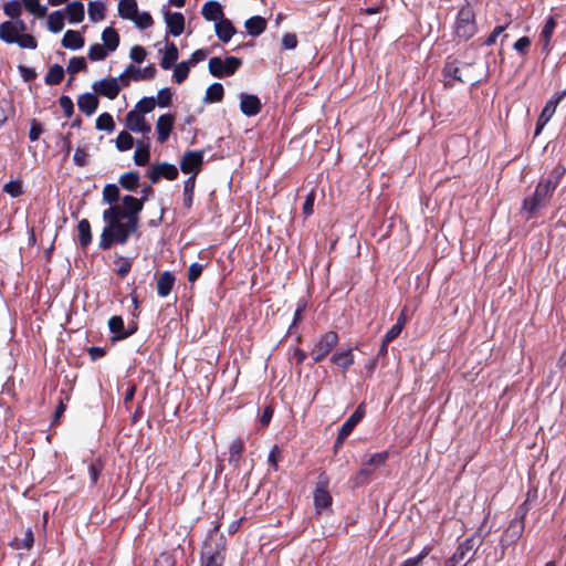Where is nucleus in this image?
<instances>
[{"label": "nucleus", "mask_w": 566, "mask_h": 566, "mask_svg": "<svg viewBox=\"0 0 566 566\" xmlns=\"http://www.w3.org/2000/svg\"><path fill=\"white\" fill-rule=\"evenodd\" d=\"M140 192V198L126 195L123 197V207L107 208L103 211L105 226L98 241L99 249L106 251L114 244L123 245L132 234L137 232L139 213L143 211L144 203L153 193V188L146 185Z\"/></svg>", "instance_id": "nucleus-1"}, {"label": "nucleus", "mask_w": 566, "mask_h": 566, "mask_svg": "<svg viewBox=\"0 0 566 566\" xmlns=\"http://www.w3.org/2000/svg\"><path fill=\"white\" fill-rule=\"evenodd\" d=\"M565 171L562 165L554 167L549 176L537 184L534 193L523 200L522 210L533 216L539 209L547 207Z\"/></svg>", "instance_id": "nucleus-2"}, {"label": "nucleus", "mask_w": 566, "mask_h": 566, "mask_svg": "<svg viewBox=\"0 0 566 566\" xmlns=\"http://www.w3.org/2000/svg\"><path fill=\"white\" fill-rule=\"evenodd\" d=\"M216 525L209 531L200 554V566H223L227 552V539Z\"/></svg>", "instance_id": "nucleus-3"}, {"label": "nucleus", "mask_w": 566, "mask_h": 566, "mask_svg": "<svg viewBox=\"0 0 566 566\" xmlns=\"http://www.w3.org/2000/svg\"><path fill=\"white\" fill-rule=\"evenodd\" d=\"M478 32L475 13L471 6L462 7L455 17L453 34L460 41H469Z\"/></svg>", "instance_id": "nucleus-4"}, {"label": "nucleus", "mask_w": 566, "mask_h": 566, "mask_svg": "<svg viewBox=\"0 0 566 566\" xmlns=\"http://www.w3.org/2000/svg\"><path fill=\"white\" fill-rule=\"evenodd\" d=\"M480 544L478 536L467 537L458 545L452 556L446 560L444 566H467L475 558Z\"/></svg>", "instance_id": "nucleus-5"}, {"label": "nucleus", "mask_w": 566, "mask_h": 566, "mask_svg": "<svg viewBox=\"0 0 566 566\" xmlns=\"http://www.w3.org/2000/svg\"><path fill=\"white\" fill-rule=\"evenodd\" d=\"M242 65V60L237 56H227L222 60L213 56L209 60L208 69L212 76L222 78L233 75Z\"/></svg>", "instance_id": "nucleus-6"}, {"label": "nucleus", "mask_w": 566, "mask_h": 566, "mask_svg": "<svg viewBox=\"0 0 566 566\" xmlns=\"http://www.w3.org/2000/svg\"><path fill=\"white\" fill-rule=\"evenodd\" d=\"M338 343V335L334 331L323 334L314 344L311 350V357L314 363H319L327 357Z\"/></svg>", "instance_id": "nucleus-7"}, {"label": "nucleus", "mask_w": 566, "mask_h": 566, "mask_svg": "<svg viewBox=\"0 0 566 566\" xmlns=\"http://www.w3.org/2000/svg\"><path fill=\"white\" fill-rule=\"evenodd\" d=\"M365 415V408L363 405H359L356 410L349 416V418L342 424L338 430L337 438L334 442V449L338 450L347 439V437L352 433L354 428L361 421Z\"/></svg>", "instance_id": "nucleus-8"}, {"label": "nucleus", "mask_w": 566, "mask_h": 566, "mask_svg": "<svg viewBox=\"0 0 566 566\" xmlns=\"http://www.w3.org/2000/svg\"><path fill=\"white\" fill-rule=\"evenodd\" d=\"M203 164V150H188L180 159V169L184 174L197 176Z\"/></svg>", "instance_id": "nucleus-9"}, {"label": "nucleus", "mask_w": 566, "mask_h": 566, "mask_svg": "<svg viewBox=\"0 0 566 566\" xmlns=\"http://www.w3.org/2000/svg\"><path fill=\"white\" fill-rule=\"evenodd\" d=\"M179 172L175 165L169 163H160L154 165L148 171L147 177L150 179L151 184H157L161 178H166L167 180L177 179Z\"/></svg>", "instance_id": "nucleus-10"}, {"label": "nucleus", "mask_w": 566, "mask_h": 566, "mask_svg": "<svg viewBox=\"0 0 566 566\" xmlns=\"http://www.w3.org/2000/svg\"><path fill=\"white\" fill-rule=\"evenodd\" d=\"M92 88L96 94L107 97L108 99H115L120 92V85L116 77L103 78L95 82Z\"/></svg>", "instance_id": "nucleus-11"}, {"label": "nucleus", "mask_w": 566, "mask_h": 566, "mask_svg": "<svg viewBox=\"0 0 566 566\" xmlns=\"http://www.w3.org/2000/svg\"><path fill=\"white\" fill-rule=\"evenodd\" d=\"M327 478L321 474L314 491V504L317 513L332 504V496L327 491Z\"/></svg>", "instance_id": "nucleus-12"}, {"label": "nucleus", "mask_w": 566, "mask_h": 566, "mask_svg": "<svg viewBox=\"0 0 566 566\" xmlns=\"http://www.w3.org/2000/svg\"><path fill=\"white\" fill-rule=\"evenodd\" d=\"M261 101L256 95L241 93L240 111L248 117L258 115L261 112Z\"/></svg>", "instance_id": "nucleus-13"}, {"label": "nucleus", "mask_w": 566, "mask_h": 566, "mask_svg": "<svg viewBox=\"0 0 566 566\" xmlns=\"http://www.w3.org/2000/svg\"><path fill=\"white\" fill-rule=\"evenodd\" d=\"M125 125L134 133L148 134L151 130V127L146 123L145 117L137 113V111H130L127 113Z\"/></svg>", "instance_id": "nucleus-14"}, {"label": "nucleus", "mask_w": 566, "mask_h": 566, "mask_svg": "<svg viewBox=\"0 0 566 566\" xmlns=\"http://www.w3.org/2000/svg\"><path fill=\"white\" fill-rule=\"evenodd\" d=\"M175 124V117L171 114H164L158 117L156 123L157 140L164 144L168 140Z\"/></svg>", "instance_id": "nucleus-15"}, {"label": "nucleus", "mask_w": 566, "mask_h": 566, "mask_svg": "<svg viewBox=\"0 0 566 566\" xmlns=\"http://www.w3.org/2000/svg\"><path fill=\"white\" fill-rule=\"evenodd\" d=\"M165 21L168 31L174 36H179L185 29V17L180 12H170L168 9H164Z\"/></svg>", "instance_id": "nucleus-16"}, {"label": "nucleus", "mask_w": 566, "mask_h": 566, "mask_svg": "<svg viewBox=\"0 0 566 566\" xmlns=\"http://www.w3.org/2000/svg\"><path fill=\"white\" fill-rule=\"evenodd\" d=\"M443 76L446 78V86H453L452 81H457L460 83H468L470 78H464L462 74V70L458 66L457 62L448 60L444 63L443 70H442Z\"/></svg>", "instance_id": "nucleus-17"}, {"label": "nucleus", "mask_w": 566, "mask_h": 566, "mask_svg": "<svg viewBox=\"0 0 566 566\" xmlns=\"http://www.w3.org/2000/svg\"><path fill=\"white\" fill-rule=\"evenodd\" d=\"M77 106L82 113L91 116L98 107V98L92 93L81 94L77 98Z\"/></svg>", "instance_id": "nucleus-18"}, {"label": "nucleus", "mask_w": 566, "mask_h": 566, "mask_svg": "<svg viewBox=\"0 0 566 566\" xmlns=\"http://www.w3.org/2000/svg\"><path fill=\"white\" fill-rule=\"evenodd\" d=\"M201 14L207 21H214L216 23L224 19L222 7L217 1L206 2L202 6Z\"/></svg>", "instance_id": "nucleus-19"}, {"label": "nucleus", "mask_w": 566, "mask_h": 566, "mask_svg": "<svg viewBox=\"0 0 566 566\" xmlns=\"http://www.w3.org/2000/svg\"><path fill=\"white\" fill-rule=\"evenodd\" d=\"M176 277L170 271L163 272L157 280V294L160 297H166L170 294Z\"/></svg>", "instance_id": "nucleus-20"}, {"label": "nucleus", "mask_w": 566, "mask_h": 566, "mask_svg": "<svg viewBox=\"0 0 566 566\" xmlns=\"http://www.w3.org/2000/svg\"><path fill=\"white\" fill-rule=\"evenodd\" d=\"M214 31L218 39L224 43L229 42L237 30L229 19H222L214 24Z\"/></svg>", "instance_id": "nucleus-21"}, {"label": "nucleus", "mask_w": 566, "mask_h": 566, "mask_svg": "<svg viewBox=\"0 0 566 566\" xmlns=\"http://www.w3.org/2000/svg\"><path fill=\"white\" fill-rule=\"evenodd\" d=\"M119 201V188L115 184H107L103 189V202L109 205L108 208L123 207V198Z\"/></svg>", "instance_id": "nucleus-22"}, {"label": "nucleus", "mask_w": 566, "mask_h": 566, "mask_svg": "<svg viewBox=\"0 0 566 566\" xmlns=\"http://www.w3.org/2000/svg\"><path fill=\"white\" fill-rule=\"evenodd\" d=\"M524 530V521L523 517L520 520H514L510 523L509 527L505 530L503 534V542H506L507 544L514 543L517 541Z\"/></svg>", "instance_id": "nucleus-23"}, {"label": "nucleus", "mask_w": 566, "mask_h": 566, "mask_svg": "<svg viewBox=\"0 0 566 566\" xmlns=\"http://www.w3.org/2000/svg\"><path fill=\"white\" fill-rule=\"evenodd\" d=\"M108 327H109V331L115 334V338L117 339H124V338H127L128 336H130L132 334H134V332L136 331V327L129 329V331H125L124 329V321L120 316H112L108 321Z\"/></svg>", "instance_id": "nucleus-24"}, {"label": "nucleus", "mask_w": 566, "mask_h": 566, "mask_svg": "<svg viewBox=\"0 0 566 566\" xmlns=\"http://www.w3.org/2000/svg\"><path fill=\"white\" fill-rule=\"evenodd\" d=\"M62 45L69 50H78L84 46V39L78 31L67 30L62 39Z\"/></svg>", "instance_id": "nucleus-25"}, {"label": "nucleus", "mask_w": 566, "mask_h": 566, "mask_svg": "<svg viewBox=\"0 0 566 566\" xmlns=\"http://www.w3.org/2000/svg\"><path fill=\"white\" fill-rule=\"evenodd\" d=\"M244 27L247 29V32L251 36H259L266 29V20L260 15H254V17L249 18L244 22Z\"/></svg>", "instance_id": "nucleus-26"}, {"label": "nucleus", "mask_w": 566, "mask_h": 566, "mask_svg": "<svg viewBox=\"0 0 566 566\" xmlns=\"http://www.w3.org/2000/svg\"><path fill=\"white\" fill-rule=\"evenodd\" d=\"M19 29L15 23L6 21L0 24V39L9 44L15 43L19 38Z\"/></svg>", "instance_id": "nucleus-27"}, {"label": "nucleus", "mask_w": 566, "mask_h": 566, "mask_svg": "<svg viewBox=\"0 0 566 566\" xmlns=\"http://www.w3.org/2000/svg\"><path fill=\"white\" fill-rule=\"evenodd\" d=\"M65 13L70 23H80L84 20V4L73 1L66 6Z\"/></svg>", "instance_id": "nucleus-28"}, {"label": "nucleus", "mask_w": 566, "mask_h": 566, "mask_svg": "<svg viewBox=\"0 0 566 566\" xmlns=\"http://www.w3.org/2000/svg\"><path fill=\"white\" fill-rule=\"evenodd\" d=\"M555 101H547L544 108L542 109V113L537 119L536 128H535V135H538L543 127L549 122L552 116L554 115L556 111V105H554Z\"/></svg>", "instance_id": "nucleus-29"}, {"label": "nucleus", "mask_w": 566, "mask_h": 566, "mask_svg": "<svg viewBox=\"0 0 566 566\" xmlns=\"http://www.w3.org/2000/svg\"><path fill=\"white\" fill-rule=\"evenodd\" d=\"M331 360L343 369H347L354 364V355L352 349L337 350L333 354Z\"/></svg>", "instance_id": "nucleus-30"}, {"label": "nucleus", "mask_w": 566, "mask_h": 566, "mask_svg": "<svg viewBox=\"0 0 566 566\" xmlns=\"http://www.w3.org/2000/svg\"><path fill=\"white\" fill-rule=\"evenodd\" d=\"M78 243L82 248H86L92 243L91 223L87 219H82L77 223Z\"/></svg>", "instance_id": "nucleus-31"}, {"label": "nucleus", "mask_w": 566, "mask_h": 566, "mask_svg": "<svg viewBox=\"0 0 566 566\" xmlns=\"http://www.w3.org/2000/svg\"><path fill=\"white\" fill-rule=\"evenodd\" d=\"M102 40L107 51L114 52L119 45V35L112 27L106 28L102 33Z\"/></svg>", "instance_id": "nucleus-32"}, {"label": "nucleus", "mask_w": 566, "mask_h": 566, "mask_svg": "<svg viewBox=\"0 0 566 566\" xmlns=\"http://www.w3.org/2000/svg\"><path fill=\"white\" fill-rule=\"evenodd\" d=\"M179 53L176 44L170 42L161 57L160 66L164 70H170L175 62L178 60Z\"/></svg>", "instance_id": "nucleus-33"}, {"label": "nucleus", "mask_w": 566, "mask_h": 566, "mask_svg": "<svg viewBox=\"0 0 566 566\" xmlns=\"http://www.w3.org/2000/svg\"><path fill=\"white\" fill-rule=\"evenodd\" d=\"M149 143L138 142L134 153V161L137 166H145L149 163L150 150Z\"/></svg>", "instance_id": "nucleus-34"}, {"label": "nucleus", "mask_w": 566, "mask_h": 566, "mask_svg": "<svg viewBox=\"0 0 566 566\" xmlns=\"http://www.w3.org/2000/svg\"><path fill=\"white\" fill-rule=\"evenodd\" d=\"M138 12L136 0H119L118 13L123 19L133 20Z\"/></svg>", "instance_id": "nucleus-35"}, {"label": "nucleus", "mask_w": 566, "mask_h": 566, "mask_svg": "<svg viewBox=\"0 0 566 566\" xmlns=\"http://www.w3.org/2000/svg\"><path fill=\"white\" fill-rule=\"evenodd\" d=\"M556 25H557V22L554 17L547 18V20L541 31V34H539L541 41L543 42L544 51H548L551 38L554 33Z\"/></svg>", "instance_id": "nucleus-36"}, {"label": "nucleus", "mask_w": 566, "mask_h": 566, "mask_svg": "<svg viewBox=\"0 0 566 566\" xmlns=\"http://www.w3.org/2000/svg\"><path fill=\"white\" fill-rule=\"evenodd\" d=\"M139 179L137 171H127L119 177V185L128 191H135L139 186Z\"/></svg>", "instance_id": "nucleus-37"}, {"label": "nucleus", "mask_w": 566, "mask_h": 566, "mask_svg": "<svg viewBox=\"0 0 566 566\" xmlns=\"http://www.w3.org/2000/svg\"><path fill=\"white\" fill-rule=\"evenodd\" d=\"M64 28V13L56 10L48 17V29L53 33H59Z\"/></svg>", "instance_id": "nucleus-38"}, {"label": "nucleus", "mask_w": 566, "mask_h": 566, "mask_svg": "<svg viewBox=\"0 0 566 566\" xmlns=\"http://www.w3.org/2000/svg\"><path fill=\"white\" fill-rule=\"evenodd\" d=\"M64 78V69L60 64H54L49 69L44 77L46 85H57Z\"/></svg>", "instance_id": "nucleus-39"}, {"label": "nucleus", "mask_w": 566, "mask_h": 566, "mask_svg": "<svg viewBox=\"0 0 566 566\" xmlns=\"http://www.w3.org/2000/svg\"><path fill=\"white\" fill-rule=\"evenodd\" d=\"M224 90L222 84L212 83L206 91L205 102L206 103H217L223 98Z\"/></svg>", "instance_id": "nucleus-40"}, {"label": "nucleus", "mask_w": 566, "mask_h": 566, "mask_svg": "<svg viewBox=\"0 0 566 566\" xmlns=\"http://www.w3.org/2000/svg\"><path fill=\"white\" fill-rule=\"evenodd\" d=\"M129 70H132V80L140 81V80H149L153 78L156 74V67L151 64L144 69L135 67L134 65H129Z\"/></svg>", "instance_id": "nucleus-41"}, {"label": "nucleus", "mask_w": 566, "mask_h": 566, "mask_svg": "<svg viewBox=\"0 0 566 566\" xmlns=\"http://www.w3.org/2000/svg\"><path fill=\"white\" fill-rule=\"evenodd\" d=\"M196 178L195 176H190L184 181V206L187 209H190L193 201Z\"/></svg>", "instance_id": "nucleus-42"}, {"label": "nucleus", "mask_w": 566, "mask_h": 566, "mask_svg": "<svg viewBox=\"0 0 566 566\" xmlns=\"http://www.w3.org/2000/svg\"><path fill=\"white\" fill-rule=\"evenodd\" d=\"M34 543V535L31 528H27L22 538H14L11 546L15 549H31Z\"/></svg>", "instance_id": "nucleus-43"}, {"label": "nucleus", "mask_w": 566, "mask_h": 566, "mask_svg": "<svg viewBox=\"0 0 566 566\" xmlns=\"http://www.w3.org/2000/svg\"><path fill=\"white\" fill-rule=\"evenodd\" d=\"M114 263L116 265L115 273L120 276L125 277L132 269V260L123 256V255H115Z\"/></svg>", "instance_id": "nucleus-44"}, {"label": "nucleus", "mask_w": 566, "mask_h": 566, "mask_svg": "<svg viewBox=\"0 0 566 566\" xmlns=\"http://www.w3.org/2000/svg\"><path fill=\"white\" fill-rule=\"evenodd\" d=\"M88 17L92 21H102L105 18V4L98 1L88 3Z\"/></svg>", "instance_id": "nucleus-45"}, {"label": "nucleus", "mask_w": 566, "mask_h": 566, "mask_svg": "<svg viewBox=\"0 0 566 566\" xmlns=\"http://www.w3.org/2000/svg\"><path fill=\"white\" fill-rule=\"evenodd\" d=\"M24 8L36 18L45 17L48 8L40 4L39 0H21Z\"/></svg>", "instance_id": "nucleus-46"}, {"label": "nucleus", "mask_w": 566, "mask_h": 566, "mask_svg": "<svg viewBox=\"0 0 566 566\" xmlns=\"http://www.w3.org/2000/svg\"><path fill=\"white\" fill-rule=\"evenodd\" d=\"M96 129L98 130H105V132H113L115 129V123L113 119V116L109 113H103L101 114L95 122Z\"/></svg>", "instance_id": "nucleus-47"}, {"label": "nucleus", "mask_w": 566, "mask_h": 566, "mask_svg": "<svg viewBox=\"0 0 566 566\" xmlns=\"http://www.w3.org/2000/svg\"><path fill=\"white\" fill-rule=\"evenodd\" d=\"M190 62L181 61L178 63L174 69V80L176 83L181 84L184 83L190 72Z\"/></svg>", "instance_id": "nucleus-48"}, {"label": "nucleus", "mask_w": 566, "mask_h": 566, "mask_svg": "<svg viewBox=\"0 0 566 566\" xmlns=\"http://www.w3.org/2000/svg\"><path fill=\"white\" fill-rule=\"evenodd\" d=\"M244 450V442L240 438L234 439L229 448V462L238 463Z\"/></svg>", "instance_id": "nucleus-49"}, {"label": "nucleus", "mask_w": 566, "mask_h": 566, "mask_svg": "<svg viewBox=\"0 0 566 566\" xmlns=\"http://www.w3.org/2000/svg\"><path fill=\"white\" fill-rule=\"evenodd\" d=\"M133 146H134L133 136L128 132L122 130L116 138V148L119 151H126V150H129Z\"/></svg>", "instance_id": "nucleus-50"}, {"label": "nucleus", "mask_w": 566, "mask_h": 566, "mask_svg": "<svg viewBox=\"0 0 566 566\" xmlns=\"http://www.w3.org/2000/svg\"><path fill=\"white\" fill-rule=\"evenodd\" d=\"M155 106H156L155 97H153V96L144 97L136 104L134 111H137V113H139L144 116V114H147V113H150L151 111H154Z\"/></svg>", "instance_id": "nucleus-51"}, {"label": "nucleus", "mask_w": 566, "mask_h": 566, "mask_svg": "<svg viewBox=\"0 0 566 566\" xmlns=\"http://www.w3.org/2000/svg\"><path fill=\"white\" fill-rule=\"evenodd\" d=\"M107 56V50L99 43L92 44L88 49V59L91 61H102Z\"/></svg>", "instance_id": "nucleus-52"}, {"label": "nucleus", "mask_w": 566, "mask_h": 566, "mask_svg": "<svg viewBox=\"0 0 566 566\" xmlns=\"http://www.w3.org/2000/svg\"><path fill=\"white\" fill-rule=\"evenodd\" d=\"M132 21L142 30L150 28L154 23L153 18L148 12H137Z\"/></svg>", "instance_id": "nucleus-53"}, {"label": "nucleus", "mask_w": 566, "mask_h": 566, "mask_svg": "<svg viewBox=\"0 0 566 566\" xmlns=\"http://www.w3.org/2000/svg\"><path fill=\"white\" fill-rule=\"evenodd\" d=\"M3 12L9 18H12V19L19 18L22 12L20 2L17 0L6 2L3 4Z\"/></svg>", "instance_id": "nucleus-54"}, {"label": "nucleus", "mask_w": 566, "mask_h": 566, "mask_svg": "<svg viewBox=\"0 0 566 566\" xmlns=\"http://www.w3.org/2000/svg\"><path fill=\"white\" fill-rule=\"evenodd\" d=\"M155 99H156V104L159 107L169 106L171 104V99H172L171 90L169 87H164V88L159 90L157 93V97Z\"/></svg>", "instance_id": "nucleus-55"}, {"label": "nucleus", "mask_w": 566, "mask_h": 566, "mask_svg": "<svg viewBox=\"0 0 566 566\" xmlns=\"http://www.w3.org/2000/svg\"><path fill=\"white\" fill-rule=\"evenodd\" d=\"M87 67L86 61L83 56L72 57L67 65V72L70 74H76L81 71H85Z\"/></svg>", "instance_id": "nucleus-56"}, {"label": "nucleus", "mask_w": 566, "mask_h": 566, "mask_svg": "<svg viewBox=\"0 0 566 566\" xmlns=\"http://www.w3.org/2000/svg\"><path fill=\"white\" fill-rule=\"evenodd\" d=\"M15 43L22 48V49H30L35 50L38 46V42L31 34H20L19 38H17Z\"/></svg>", "instance_id": "nucleus-57"}, {"label": "nucleus", "mask_w": 566, "mask_h": 566, "mask_svg": "<svg viewBox=\"0 0 566 566\" xmlns=\"http://www.w3.org/2000/svg\"><path fill=\"white\" fill-rule=\"evenodd\" d=\"M389 457V453L388 451H381V452H378V453H374L369 457V459L367 460L366 464L368 465H373V467H381L386 463L387 459Z\"/></svg>", "instance_id": "nucleus-58"}, {"label": "nucleus", "mask_w": 566, "mask_h": 566, "mask_svg": "<svg viewBox=\"0 0 566 566\" xmlns=\"http://www.w3.org/2000/svg\"><path fill=\"white\" fill-rule=\"evenodd\" d=\"M3 191L13 198L23 193L22 186L19 181L11 180L3 186Z\"/></svg>", "instance_id": "nucleus-59"}, {"label": "nucleus", "mask_w": 566, "mask_h": 566, "mask_svg": "<svg viewBox=\"0 0 566 566\" xmlns=\"http://www.w3.org/2000/svg\"><path fill=\"white\" fill-rule=\"evenodd\" d=\"M103 469V464L101 460H94L88 465V475L92 484H95L98 480V476L101 474V471Z\"/></svg>", "instance_id": "nucleus-60"}, {"label": "nucleus", "mask_w": 566, "mask_h": 566, "mask_svg": "<svg viewBox=\"0 0 566 566\" xmlns=\"http://www.w3.org/2000/svg\"><path fill=\"white\" fill-rule=\"evenodd\" d=\"M59 104L66 117H71L74 113V104L71 97L62 95L59 98Z\"/></svg>", "instance_id": "nucleus-61"}, {"label": "nucleus", "mask_w": 566, "mask_h": 566, "mask_svg": "<svg viewBox=\"0 0 566 566\" xmlns=\"http://www.w3.org/2000/svg\"><path fill=\"white\" fill-rule=\"evenodd\" d=\"M147 52L140 45H134L130 49L129 56L136 63H142L146 59Z\"/></svg>", "instance_id": "nucleus-62"}, {"label": "nucleus", "mask_w": 566, "mask_h": 566, "mask_svg": "<svg viewBox=\"0 0 566 566\" xmlns=\"http://www.w3.org/2000/svg\"><path fill=\"white\" fill-rule=\"evenodd\" d=\"M87 156V153L83 148L77 147L73 155V161L78 167H85L88 164Z\"/></svg>", "instance_id": "nucleus-63"}, {"label": "nucleus", "mask_w": 566, "mask_h": 566, "mask_svg": "<svg viewBox=\"0 0 566 566\" xmlns=\"http://www.w3.org/2000/svg\"><path fill=\"white\" fill-rule=\"evenodd\" d=\"M427 555L428 551L424 548L418 556L403 560L400 566H419Z\"/></svg>", "instance_id": "nucleus-64"}]
</instances>
